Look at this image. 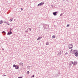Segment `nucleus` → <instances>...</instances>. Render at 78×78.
<instances>
[{
  "label": "nucleus",
  "mask_w": 78,
  "mask_h": 78,
  "mask_svg": "<svg viewBox=\"0 0 78 78\" xmlns=\"http://www.w3.org/2000/svg\"><path fill=\"white\" fill-rule=\"evenodd\" d=\"M28 69H30V66H28L27 67Z\"/></svg>",
  "instance_id": "nucleus-19"
},
{
  "label": "nucleus",
  "mask_w": 78,
  "mask_h": 78,
  "mask_svg": "<svg viewBox=\"0 0 78 78\" xmlns=\"http://www.w3.org/2000/svg\"><path fill=\"white\" fill-rule=\"evenodd\" d=\"M12 32L9 31L8 32L7 35H11V34H12Z\"/></svg>",
  "instance_id": "nucleus-7"
},
{
  "label": "nucleus",
  "mask_w": 78,
  "mask_h": 78,
  "mask_svg": "<svg viewBox=\"0 0 78 78\" xmlns=\"http://www.w3.org/2000/svg\"><path fill=\"white\" fill-rule=\"evenodd\" d=\"M44 2H41L40 3V4L41 5H44Z\"/></svg>",
  "instance_id": "nucleus-15"
},
{
  "label": "nucleus",
  "mask_w": 78,
  "mask_h": 78,
  "mask_svg": "<svg viewBox=\"0 0 78 78\" xmlns=\"http://www.w3.org/2000/svg\"><path fill=\"white\" fill-rule=\"evenodd\" d=\"M43 27H44V28L43 29V30L44 31L45 30H47V26L46 25H44L43 26Z\"/></svg>",
  "instance_id": "nucleus-4"
},
{
  "label": "nucleus",
  "mask_w": 78,
  "mask_h": 78,
  "mask_svg": "<svg viewBox=\"0 0 78 78\" xmlns=\"http://www.w3.org/2000/svg\"><path fill=\"white\" fill-rule=\"evenodd\" d=\"M46 45H48V43H46Z\"/></svg>",
  "instance_id": "nucleus-27"
},
{
  "label": "nucleus",
  "mask_w": 78,
  "mask_h": 78,
  "mask_svg": "<svg viewBox=\"0 0 78 78\" xmlns=\"http://www.w3.org/2000/svg\"><path fill=\"white\" fill-rule=\"evenodd\" d=\"M4 76H6L5 75H4Z\"/></svg>",
  "instance_id": "nucleus-35"
},
{
  "label": "nucleus",
  "mask_w": 78,
  "mask_h": 78,
  "mask_svg": "<svg viewBox=\"0 0 78 78\" xmlns=\"http://www.w3.org/2000/svg\"><path fill=\"white\" fill-rule=\"evenodd\" d=\"M7 22H6V21H4V23H6Z\"/></svg>",
  "instance_id": "nucleus-24"
},
{
  "label": "nucleus",
  "mask_w": 78,
  "mask_h": 78,
  "mask_svg": "<svg viewBox=\"0 0 78 78\" xmlns=\"http://www.w3.org/2000/svg\"><path fill=\"white\" fill-rule=\"evenodd\" d=\"M29 71H27V74H29Z\"/></svg>",
  "instance_id": "nucleus-23"
},
{
  "label": "nucleus",
  "mask_w": 78,
  "mask_h": 78,
  "mask_svg": "<svg viewBox=\"0 0 78 78\" xmlns=\"http://www.w3.org/2000/svg\"><path fill=\"white\" fill-rule=\"evenodd\" d=\"M6 24H7L8 25H9V24L7 22L6 23Z\"/></svg>",
  "instance_id": "nucleus-25"
},
{
  "label": "nucleus",
  "mask_w": 78,
  "mask_h": 78,
  "mask_svg": "<svg viewBox=\"0 0 78 78\" xmlns=\"http://www.w3.org/2000/svg\"><path fill=\"white\" fill-rule=\"evenodd\" d=\"M74 54L76 57H77V56H78V52H76V53Z\"/></svg>",
  "instance_id": "nucleus-10"
},
{
  "label": "nucleus",
  "mask_w": 78,
  "mask_h": 78,
  "mask_svg": "<svg viewBox=\"0 0 78 78\" xmlns=\"http://www.w3.org/2000/svg\"><path fill=\"white\" fill-rule=\"evenodd\" d=\"M73 51H74V50H73V49L71 50V53H72V54H73L74 53Z\"/></svg>",
  "instance_id": "nucleus-9"
},
{
  "label": "nucleus",
  "mask_w": 78,
  "mask_h": 78,
  "mask_svg": "<svg viewBox=\"0 0 78 78\" xmlns=\"http://www.w3.org/2000/svg\"><path fill=\"white\" fill-rule=\"evenodd\" d=\"M62 16V13H61V14L60 15V16Z\"/></svg>",
  "instance_id": "nucleus-31"
},
{
  "label": "nucleus",
  "mask_w": 78,
  "mask_h": 78,
  "mask_svg": "<svg viewBox=\"0 0 78 78\" xmlns=\"http://www.w3.org/2000/svg\"><path fill=\"white\" fill-rule=\"evenodd\" d=\"M77 64V61H74V62L73 63V65H75V66H76Z\"/></svg>",
  "instance_id": "nucleus-6"
},
{
  "label": "nucleus",
  "mask_w": 78,
  "mask_h": 78,
  "mask_svg": "<svg viewBox=\"0 0 78 78\" xmlns=\"http://www.w3.org/2000/svg\"><path fill=\"white\" fill-rule=\"evenodd\" d=\"M72 64L73 65V61H71L69 63V68L71 67V66H72Z\"/></svg>",
  "instance_id": "nucleus-3"
},
{
  "label": "nucleus",
  "mask_w": 78,
  "mask_h": 78,
  "mask_svg": "<svg viewBox=\"0 0 78 78\" xmlns=\"http://www.w3.org/2000/svg\"><path fill=\"white\" fill-rule=\"evenodd\" d=\"M2 50H4V49L3 48Z\"/></svg>",
  "instance_id": "nucleus-33"
},
{
  "label": "nucleus",
  "mask_w": 78,
  "mask_h": 78,
  "mask_svg": "<svg viewBox=\"0 0 78 78\" xmlns=\"http://www.w3.org/2000/svg\"><path fill=\"white\" fill-rule=\"evenodd\" d=\"M53 14L54 16H56V15H57V14H58V12H53Z\"/></svg>",
  "instance_id": "nucleus-5"
},
{
  "label": "nucleus",
  "mask_w": 78,
  "mask_h": 78,
  "mask_svg": "<svg viewBox=\"0 0 78 78\" xmlns=\"http://www.w3.org/2000/svg\"><path fill=\"white\" fill-rule=\"evenodd\" d=\"M68 54V53L67 52H66V53H65V55H67Z\"/></svg>",
  "instance_id": "nucleus-26"
},
{
  "label": "nucleus",
  "mask_w": 78,
  "mask_h": 78,
  "mask_svg": "<svg viewBox=\"0 0 78 78\" xmlns=\"http://www.w3.org/2000/svg\"><path fill=\"white\" fill-rule=\"evenodd\" d=\"M11 31H12V29L10 28V32H11Z\"/></svg>",
  "instance_id": "nucleus-22"
},
{
  "label": "nucleus",
  "mask_w": 78,
  "mask_h": 78,
  "mask_svg": "<svg viewBox=\"0 0 78 78\" xmlns=\"http://www.w3.org/2000/svg\"><path fill=\"white\" fill-rule=\"evenodd\" d=\"M32 76V77H33V78H34V75H33Z\"/></svg>",
  "instance_id": "nucleus-30"
},
{
  "label": "nucleus",
  "mask_w": 78,
  "mask_h": 78,
  "mask_svg": "<svg viewBox=\"0 0 78 78\" xmlns=\"http://www.w3.org/2000/svg\"><path fill=\"white\" fill-rule=\"evenodd\" d=\"M2 23H3V22L2 21H0V24H2Z\"/></svg>",
  "instance_id": "nucleus-20"
},
{
  "label": "nucleus",
  "mask_w": 78,
  "mask_h": 78,
  "mask_svg": "<svg viewBox=\"0 0 78 78\" xmlns=\"http://www.w3.org/2000/svg\"><path fill=\"white\" fill-rule=\"evenodd\" d=\"M51 6H52V7H53V5H51Z\"/></svg>",
  "instance_id": "nucleus-32"
},
{
  "label": "nucleus",
  "mask_w": 78,
  "mask_h": 78,
  "mask_svg": "<svg viewBox=\"0 0 78 78\" xmlns=\"http://www.w3.org/2000/svg\"><path fill=\"white\" fill-rule=\"evenodd\" d=\"M13 67H15V69H18L19 68V66L16 65H13Z\"/></svg>",
  "instance_id": "nucleus-2"
},
{
  "label": "nucleus",
  "mask_w": 78,
  "mask_h": 78,
  "mask_svg": "<svg viewBox=\"0 0 78 78\" xmlns=\"http://www.w3.org/2000/svg\"><path fill=\"white\" fill-rule=\"evenodd\" d=\"M41 4L40 3L37 5V6H41Z\"/></svg>",
  "instance_id": "nucleus-16"
},
{
  "label": "nucleus",
  "mask_w": 78,
  "mask_h": 78,
  "mask_svg": "<svg viewBox=\"0 0 78 78\" xmlns=\"http://www.w3.org/2000/svg\"><path fill=\"white\" fill-rule=\"evenodd\" d=\"M41 38H42V37H39L37 39V40H40V39H41Z\"/></svg>",
  "instance_id": "nucleus-13"
},
{
  "label": "nucleus",
  "mask_w": 78,
  "mask_h": 78,
  "mask_svg": "<svg viewBox=\"0 0 78 78\" xmlns=\"http://www.w3.org/2000/svg\"><path fill=\"white\" fill-rule=\"evenodd\" d=\"M10 22H12V19H10L9 20Z\"/></svg>",
  "instance_id": "nucleus-18"
},
{
  "label": "nucleus",
  "mask_w": 78,
  "mask_h": 78,
  "mask_svg": "<svg viewBox=\"0 0 78 78\" xmlns=\"http://www.w3.org/2000/svg\"><path fill=\"white\" fill-rule=\"evenodd\" d=\"M21 10H23V9L22 8L21 9Z\"/></svg>",
  "instance_id": "nucleus-34"
},
{
  "label": "nucleus",
  "mask_w": 78,
  "mask_h": 78,
  "mask_svg": "<svg viewBox=\"0 0 78 78\" xmlns=\"http://www.w3.org/2000/svg\"><path fill=\"white\" fill-rule=\"evenodd\" d=\"M52 38H55V35H53L52 36Z\"/></svg>",
  "instance_id": "nucleus-17"
},
{
  "label": "nucleus",
  "mask_w": 78,
  "mask_h": 78,
  "mask_svg": "<svg viewBox=\"0 0 78 78\" xmlns=\"http://www.w3.org/2000/svg\"><path fill=\"white\" fill-rule=\"evenodd\" d=\"M18 78H22V76H20L18 77Z\"/></svg>",
  "instance_id": "nucleus-28"
},
{
  "label": "nucleus",
  "mask_w": 78,
  "mask_h": 78,
  "mask_svg": "<svg viewBox=\"0 0 78 78\" xmlns=\"http://www.w3.org/2000/svg\"><path fill=\"white\" fill-rule=\"evenodd\" d=\"M68 47L69 49H70V50L71 48H73V44H69L68 46Z\"/></svg>",
  "instance_id": "nucleus-1"
},
{
  "label": "nucleus",
  "mask_w": 78,
  "mask_h": 78,
  "mask_svg": "<svg viewBox=\"0 0 78 78\" xmlns=\"http://www.w3.org/2000/svg\"><path fill=\"white\" fill-rule=\"evenodd\" d=\"M19 65L21 66H23V63L20 62L19 63Z\"/></svg>",
  "instance_id": "nucleus-11"
},
{
  "label": "nucleus",
  "mask_w": 78,
  "mask_h": 78,
  "mask_svg": "<svg viewBox=\"0 0 78 78\" xmlns=\"http://www.w3.org/2000/svg\"><path fill=\"white\" fill-rule=\"evenodd\" d=\"M2 33L4 35H5V34H6V32L5 31H3L2 32Z\"/></svg>",
  "instance_id": "nucleus-12"
},
{
  "label": "nucleus",
  "mask_w": 78,
  "mask_h": 78,
  "mask_svg": "<svg viewBox=\"0 0 78 78\" xmlns=\"http://www.w3.org/2000/svg\"><path fill=\"white\" fill-rule=\"evenodd\" d=\"M73 52H74L73 54H75V53H76V52L77 53V52H78V51L76 49L74 50Z\"/></svg>",
  "instance_id": "nucleus-8"
},
{
  "label": "nucleus",
  "mask_w": 78,
  "mask_h": 78,
  "mask_svg": "<svg viewBox=\"0 0 78 78\" xmlns=\"http://www.w3.org/2000/svg\"><path fill=\"white\" fill-rule=\"evenodd\" d=\"M26 32H28V31H26Z\"/></svg>",
  "instance_id": "nucleus-37"
},
{
  "label": "nucleus",
  "mask_w": 78,
  "mask_h": 78,
  "mask_svg": "<svg viewBox=\"0 0 78 78\" xmlns=\"http://www.w3.org/2000/svg\"><path fill=\"white\" fill-rule=\"evenodd\" d=\"M61 51H60L59 52H58V56H60V55H61Z\"/></svg>",
  "instance_id": "nucleus-14"
},
{
  "label": "nucleus",
  "mask_w": 78,
  "mask_h": 78,
  "mask_svg": "<svg viewBox=\"0 0 78 78\" xmlns=\"http://www.w3.org/2000/svg\"><path fill=\"white\" fill-rule=\"evenodd\" d=\"M69 26H70V25H69V24H68V25H67L66 27H69Z\"/></svg>",
  "instance_id": "nucleus-21"
},
{
  "label": "nucleus",
  "mask_w": 78,
  "mask_h": 78,
  "mask_svg": "<svg viewBox=\"0 0 78 78\" xmlns=\"http://www.w3.org/2000/svg\"><path fill=\"white\" fill-rule=\"evenodd\" d=\"M29 30H30V31H31V28H29Z\"/></svg>",
  "instance_id": "nucleus-29"
},
{
  "label": "nucleus",
  "mask_w": 78,
  "mask_h": 78,
  "mask_svg": "<svg viewBox=\"0 0 78 78\" xmlns=\"http://www.w3.org/2000/svg\"><path fill=\"white\" fill-rule=\"evenodd\" d=\"M67 1H68L69 0H66Z\"/></svg>",
  "instance_id": "nucleus-36"
}]
</instances>
